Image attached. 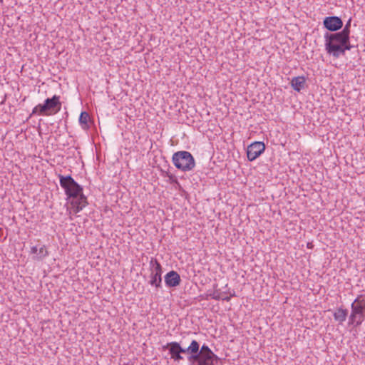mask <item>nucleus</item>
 <instances>
[{
	"mask_svg": "<svg viewBox=\"0 0 365 365\" xmlns=\"http://www.w3.org/2000/svg\"><path fill=\"white\" fill-rule=\"evenodd\" d=\"M163 349H168L171 359L175 361L183 359L181 354H187V359L190 365H214L217 356L206 344L200 346V343L193 339L187 348L181 346L177 341L168 343Z\"/></svg>",
	"mask_w": 365,
	"mask_h": 365,
	"instance_id": "nucleus-1",
	"label": "nucleus"
},
{
	"mask_svg": "<svg viewBox=\"0 0 365 365\" xmlns=\"http://www.w3.org/2000/svg\"><path fill=\"white\" fill-rule=\"evenodd\" d=\"M172 161L176 168L183 172L191 171L195 167L194 157L185 150L175 152L173 155Z\"/></svg>",
	"mask_w": 365,
	"mask_h": 365,
	"instance_id": "nucleus-2",
	"label": "nucleus"
},
{
	"mask_svg": "<svg viewBox=\"0 0 365 365\" xmlns=\"http://www.w3.org/2000/svg\"><path fill=\"white\" fill-rule=\"evenodd\" d=\"M61 186L64 189L68 198L76 199L81 194L83 187L71 175H59Z\"/></svg>",
	"mask_w": 365,
	"mask_h": 365,
	"instance_id": "nucleus-3",
	"label": "nucleus"
},
{
	"mask_svg": "<svg viewBox=\"0 0 365 365\" xmlns=\"http://www.w3.org/2000/svg\"><path fill=\"white\" fill-rule=\"evenodd\" d=\"M150 280L149 284L154 286L156 289L161 288L162 282V266L160 262L155 258H152L150 261Z\"/></svg>",
	"mask_w": 365,
	"mask_h": 365,
	"instance_id": "nucleus-4",
	"label": "nucleus"
},
{
	"mask_svg": "<svg viewBox=\"0 0 365 365\" xmlns=\"http://www.w3.org/2000/svg\"><path fill=\"white\" fill-rule=\"evenodd\" d=\"M61 107L60 97L55 95L51 98L46 99L43 104L35 107L31 114H35L38 110L40 112L50 111L56 113L60 110Z\"/></svg>",
	"mask_w": 365,
	"mask_h": 365,
	"instance_id": "nucleus-5",
	"label": "nucleus"
},
{
	"mask_svg": "<svg viewBox=\"0 0 365 365\" xmlns=\"http://www.w3.org/2000/svg\"><path fill=\"white\" fill-rule=\"evenodd\" d=\"M351 314L349 316V324H354L356 327L361 325L364 319V313L363 307L357 306L355 303L351 304Z\"/></svg>",
	"mask_w": 365,
	"mask_h": 365,
	"instance_id": "nucleus-6",
	"label": "nucleus"
},
{
	"mask_svg": "<svg viewBox=\"0 0 365 365\" xmlns=\"http://www.w3.org/2000/svg\"><path fill=\"white\" fill-rule=\"evenodd\" d=\"M265 150V145L263 142L255 141L250 144L247 148V156L249 161L257 159Z\"/></svg>",
	"mask_w": 365,
	"mask_h": 365,
	"instance_id": "nucleus-7",
	"label": "nucleus"
},
{
	"mask_svg": "<svg viewBox=\"0 0 365 365\" xmlns=\"http://www.w3.org/2000/svg\"><path fill=\"white\" fill-rule=\"evenodd\" d=\"M325 44H335V45H350L349 39L346 38L339 33L331 34H327L325 36Z\"/></svg>",
	"mask_w": 365,
	"mask_h": 365,
	"instance_id": "nucleus-8",
	"label": "nucleus"
},
{
	"mask_svg": "<svg viewBox=\"0 0 365 365\" xmlns=\"http://www.w3.org/2000/svg\"><path fill=\"white\" fill-rule=\"evenodd\" d=\"M326 50L328 53L331 54L335 58H339L340 56L344 55L346 51L351 49L350 45H335V44H325Z\"/></svg>",
	"mask_w": 365,
	"mask_h": 365,
	"instance_id": "nucleus-9",
	"label": "nucleus"
},
{
	"mask_svg": "<svg viewBox=\"0 0 365 365\" xmlns=\"http://www.w3.org/2000/svg\"><path fill=\"white\" fill-rule=\"evenodd\" d=\"M323 23L324 27L331 31H337L343 26L341 19L337 16L326 17Z\"/></svg>",
	"mask_w": 365,
	"mask_h": 365,
	"instance_id": "nucleus-10",
	"label": "nucleus"
},
{
	"mask_svg": "<svg viewBox=\"0 0 365 365\" xmlns=\"http://www.w3.org/2000/svg\"><path fill=\"white\" fill-rule=\"evenodd\" d=\"M181 279L179 274L174 271H170L165 276V282L168 287H175L180 284Z\"/></svg>",
	"mask_w": 365,
	"mask_h": 365,
	"instance_id": "nucleus-11",
	"label": "nucleus"
},
{
	"mask_svg": "<svg viewBox=\"0 0 365 365\" xmlns=\"http://www.w3.org/2000/svg\"><path fill=\"white\" fill-rule=\"evenodd\" d=\"M290 85L294 91L300 92L307 87L306 78L302 76L294 77L290 81Z\"/></svg>",
	"mask_w": 365,
	"mask_h": 365,
	"instance_id": "nucleus-12",
	"label": "nucleus"
},
{
	"mask_svg": "<svg viewBox=\"0 0 365 365\" xmlns=\"http://www.w3.org/2000/svg\"><path fill=\"white\" fill-rule=\"evenodd\" d=\"M185 119H182V122L188 125L200 129L202 125H200V118L202 115H184Z\"/></svg>",
	"mask_w": 365,
	"mask_h": 365,
	"instance_id": "nucleus-13",
	"label": "nucleus"
},
{
	"mask_svg": "<svg viewBox=\"0 0 365 365\" xmlns=\"http://www.w3.org/2000/svg\"><path fill=\"white\" fill-rule=\"evenodd\" d=\"M93 115H79V123L82 128L87 130L91 124H93V120L91 118Z\"/></svg>",
	"mask_w": 365,
	"mask_h": 365,
	"instance_id": "nucleus-14",
	"label": "nucleus"
},
{
	"mask_svg": "<svg viewBox=\"0 0 365 365\" xmlns=\"http://www.w3.org/2000/svg\"><path fill=\"white\" fill-rule=\"evenodd\" d=\"M347 316V310L344 309L342 308H339L334 314V318L336 321L339 322L340 324L344 322Z\"/></svg>",
	"mask_w": 365,
	"mask_h": 365,
	"instance_id": "nucleus-15",
	"label": "nucleus"
},
{
	"mask_svg": "<svg viewBox=\"0 0 365 365\" xmlns=\"http://www.w3.org/2000/svg\"><path fill=\"white\" fill-rule=\"evenodd\" d=\"M71 204V205H78L80 206H82L83 207H85L87 205V204H88L87 198L83 195V191L81 192V194H80L78 196V197H76V199H72Z\"/></svg>",
	"mask_w": 365,
	"mask_h": 365,
	"instance_id": "nucleus-16",
	"label": "nucleus"
},
{
	"mask_svg": "<svg viewBox=\"0 0 365 365\" xmlns=\"http://www.w3.org/2000/svg\"><path fill=\"white\" fill-rule=\"evenodd\" d=\"M48 255V252L47 250L46 249V247L43 245L41 247H40L39 250H38L37 255H36L34 257V259H37V260H41L45 257H46Z\"/></svg>",
	"mask_w": 365,
	"mask_h": 365,
	"instance_id": "nucleus-17",
	"label": "nucleus"
},
{
	"mask_svg": "<svg viewBox=\"0 0 365 365\" xmlns=\"http://www.w3.org/2000/svg\"><path fill=\"white\" fill-rule=\"evenodd\" d=\"M210 295L212 297V299H214L215 300L222 299V300L227 301V302H229L230 300V297H224L222 295V292H220L217 290L215 291L212 294H210Z\"/></svg>",
	"mask_w": 365,
	"mask_h": 365,
	"instance_id": "nucleus-18",
	"label": "nucleus"
},
{
	"mask_svg": "<svg viewBox=\"0 0 365 365\" xmlns=\"http://www.w3.org/2000/svg\"><path fill=\"white\" fill-rule=\"evenodd\" d=\"M350 26H351V19H349L348 21V22L346 24L343 30L339 33L341 35H342L344 37H345L346 38L349 39Z\"/></svg>",
	"mask_w": 365,
	"mask_h": 365,
	"instance_id": "nucleus-19",
	"label": "nucleus"
},
{
	"mask_svg": "<svg viewBox=\"0 0 365 365\" xmlns=\"http://www.w3.org/2000/svg\"><path fill=\"white\" fill-rule=\"evenodd\" d=\"M353 303L356 304L357 306H361L363 307V310L365 312V294L359 295L353 302Z\"/></svg>",
	"mask_w": 365,
	"mask_h": 365,
	"instance_id": "nucleus-20",
	"label": "nucleus"
},
{
	"mask_svg": "<svg viewBox=\"0 0 365 365\" xmlns=\"http://www.w3.org/2000/svg\"><path fill=\"white\" fill-rule=\"evenodd\" d=\"M353 303L356 304L357 306H361L363 307V310L365 312V294L359 295L353 302Z\"/></svg>",
	"mask_w": 365,
	"mask_h": 365,
	"instance_id": "nucleus-21",
	"label": "nucleus"
},
{
	"mask_svg": "<svg viewBox=\"0 0 365 365\" xmlns=\"http://www.w3.org/2000/svg\"><path fill=\"white\" fill-rule=\"evenodd\" d=\"M163 173L164 176H166L169 178V181L171 183H178V179L176 178V177L174 175H173L172 173H170L168 171H166V172L163 171Z\"/></svg>",
	"mask_w": 365,
	"mask_h": 365,
	"instance_id": "nucleus-22",
	"label": "nucleus"
},
{
	"mask_svg": "<svg viewBox=\"0 0 365 365\" xmlns=\"http://www.w3.org/2000/svg\"><path fill=\"white\" fill-rule=\"evenodd\" d=\"M72 206L73 207L75 213L79 212L83 208L82 206H80L78 205H72Z\"/></svg>",
	"mask_w": 365,
	"mask_h": 365,
	"instance_id": "nucleus-23",
	"label": "nucleus"
},
{
	"mask_svg": "<svg viewBox=\"0 0 365 365\" xmlns=\"http://www.w3.org/2000/svg\"><path fill=\"white\" fill-rule=\"evenodd\" d=\"M31 252L32 254H36L37 255V253H38V248H37V247H36V246L32 247L31 249Z\"/></svg>",
	"mask_w": 365,
	"mask_h": 365,
	"instance_id": "nucleus-24",
	"label": "nucleus"
},
{
	"mask_svg": "<svg viewBox=\"0 0 365 365\" xmlns=\"http://www.w3.org/2000/svg\"><path fill=\"white\" fill-rule=\"evenodd\" d=\"M222 295L224 297H227V296L226 295V293H225V292H222ZM234 296H235V293H233L232 294H231L230 297V298H231L232 297H234Z\"/></svg>",
	"mask_w": 365,
	"mask_h": 365,
	"instance_id": "nucleus-25",
	"label": "nucleus"
},
{
	"mask_svg": "<svg viewBox=\"0 0 365 365\" xmlns=\"http://www.w3.org/2000/svg\"><path fill=\"white\" fill-rule=\"evenodd\" d=\"M80 114L84 115V114H88V113L86 111H81Z\"/></svg>",
	"mask_w": 365,
	"mask_h": 365,
	"instance_id": "nucleus-26",
	"label": "nucleus"
},
{
	"mask_svg": "<svg viewBox=\"0 0 365 365\" xmlns=\"http://www.w3.org/2000/svg\"><path fill=\"white\" fill-rule=\"evenodd\" d=\"M125 117H129L130 120L131 119V116L130 115H125Z\"/></svg>",
	"mask_w": 365,
	"mask_h": 365,
	"instance_id": "nucleus-27",
	"label": "nucleus"
}]
</instances>
